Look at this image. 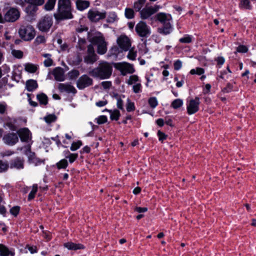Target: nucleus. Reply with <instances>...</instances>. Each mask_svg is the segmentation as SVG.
I'll use <instances>...</instances> for the list:
<instances>
[{"mask_svg": "<svg viewBox=\"0 0 256 256\" xmlns=\"http://www.w3.org/2000/svg\"><path fill=\"white\" fill-rule=\"evenodd\" d=\"M237 51L239 52L245 53L248 51V48L244 45H240L237 48Z\"/></svg>", "mask_w": 256, "mask_h": 256, "instance_id": "obj_60", "label": "nucleus"}, {"mask_svg": "<svg viewBox=\"0 0 256 256\" xmlns=\"http://www.w3.org/2000/svg\"><path fill=\"white\" fill-rule=\"evenodd\" d=\"M19 212L20 207L18 206H14L10 210V214L14 216H17V215L19 213Z\"/></svg>", "mask_w": 256, "mask_h": 256, "instance_id": "obj_58", "label": "nucleus"}, {"mask_svg": "<svg viewBox=\"0 0 256 256\" xmlns=\"http://www.w3.org/2000/svg\"><path fill=\"white\" fill-rule=\"evenodd\" d=\"M8 106L5 102H0V114H3L7 110Z\"/></svg>", "mask_w": 256, "mask_h": 256, "instance_id": "obj_55", "label": "nucleus"}, {"mask_svg": "<svg viewBox=\"0 0 256 256\" xmlns=\"http://www.w3.org/2000/svg\"><path fill=\"white\" fill-rule=\"evenodd\" d=\"M108 104L106 100H100L96 103V105L98 107H102Z\"/></svg>", "mask_w": 256, "mask_h": 256, "instance_id": "obj_64", "label": "nucleus"}, {"mask_svg": "<svg viewBox=\"0 0 256 256\" xmlns=\"http://www.w3.org/2000/svg\"><path fill=\"white\" fill-rule=\"evenodd\" d=\"M24 1L36 6H42L44 3V0H24Z\"/></svg>", "mask_w": 256, "mask_h": 256, "instance_id": "obj_43", "label": "nucleus"}, {"mask_svg": "<svg viewBox=\"0 0 256 256\" xmlns=\"http://www.w3.org/2000/svg\"><path fill=\"white\" fill-rule=\"evenodd\" d=\"M18 34L22 40L28 41L34 38L36 32L34 28L32 26L22 25L18 30Z\"/></svg>", "mask_w": 256, "mask_h": 256, "instance_id": "obj_5", "label": "nucleus"}, {"mask_svg": "<svg viewBox=\"0 0 256 256\" xmlns=\"http://www.w3.org/2000/svg\"><path fill=\"white\" fill-rule=\"evenodd\" d=\"M64 72L62 68L56 67L50 72L48 77L50 79L54 78L55 80H64Z\"/></svg>", "mask_w": 256, "mask_h": 256, "instance_id": "obj_13", "label": "nucleus"}, {"mask_svg": "<svg viewBox=\"0 0 256 256\" xmlns=\"http://www.w3.org/2000/svg\"><path fill=\"white\" fill-rule=\"evenodd\" d=\"M12 56L18 58H21L23 56V52L20 50H12Z\"/></svg>", "mask_w": 256, "mask_h": 256, "instance_id": "obj_52", "label": "nucleus"}, {"mask_svg": "<svg viewBox=\"0 0 256 256\" xmlns=\"http://www.w3.org/2000/svg\"><path fill=\"white\" fill-rule=\"evenodd\" d=\"M56 166L58 170L66 169L68 166V162L66 159H62L58 162Z\"/></svg>", "mask_w": 256, "mask_h": 256, "instance_id": "obj_34", "label": "nucleus"}, {"mask_svg": "<svg viewBox=\"0 0 256 256\" xmlns=\"http://www.w3.org/2000/svg\"><path fill=\"white\" fill-rule=\"evenodd\" d=\"M42 56L46 58V59L44 60V65L48 67L52 65L53 61L51 58V54H42Z\"/></svg>", "mask_w": 256, "mask_h": 256, "instance_id": "obj_33", "label": "nucleus"}, {"mask_svg": "<svg viewBox=\"0 0 256 256\" xmlns=\"http://www.w3.org/2000/svg\"><path fill=\"white\" fill-rule=\"evenodd\" d=\"M82 145V142L80 140H78L77 142H73L72 144L70 149L72 151H75L78 149Z\"/></svg>", "mask_w": 256, "mask_h": 256, "instance_id": "obj_48", "label": "nucleus"}, {"mask_svg": "<svg viewBox=\"0 0 256 256\" xmlns=\"http://www.w3.org/2000/svg\"><path fill=\"white\" fill-rule=\"evenodd\" d=\"M192 36L189 35H186L183 38H180L179 40V41L181 43H184V44H190L192 42Z\"/></svg>", "mask_w": 256, "mask_h": 256, "instance_id": "obj_51", "label": "nucleus"}, {"mask_svg": "<svg viewBox=\"0 0 256 256\" xmlns=\"http://www.w3.org/2000/svg\"><path fill=\"white\" fill-rule=\"evenodd\" d=\"M3 140L6 144L13 146L18 142V137L16 134L9 133L4 136Z\"/></svg>", "mask_w": 256, "mask_h": 256, "instance_id": "obj_20", "label": "nucleus"}, {"mask_svg": "<svg viewBox=\"0 0 256 256\" xmlns=\"http://www.w3.org/2000/svg\"><path fill=\"white\" fill-rule=\"evenodd\" d=\"M38 87L36 81H26V88L28 92H33Z\"/></svg>", "mask_w": 256, "mask_h": 256, "instance_id": "obj_26", "label": "nucleus"}, {"mask_svg": "<svg viewBox=\"0 0 256 256\" xmlns=\"http://www.w3.org/2000/svg\"><path fill=\"white\" fill-rule=\"evenodd\" d=\"M146 0H138L134 3V8L136 11H140L145 3Z\"/></svg>", "mask_w": 256, "mask_h": 256, "instance_id": "obj_45", "label": "nucleus"}, {"mask_svg": "<svg viewBox=\"0 0 256 256\" xmlns=\"http://www.w3.org/2000/svg\"><path fill=\"white\" fill-rule=\"evenodd\" d=\"M38 186L37 184H34L32 186V190L28 194V200L30 201L34 199L35 197V195L38 191Z\"/></svg>", "mask_w": 256, "mask_h": 256, "instance_id": "obj_35", "label": "nucleus"}, {"mask_svg": "<svg viewBox=\"0 0 256 256\" xmlns=\"http://www.w3.org/2000/svg\"><path fill=\"white\" fill-rule=\"evenodd\" d=\"M88 18L92 22H96L106 17L105 11L100 12L96 10H90L88 14Z\"/></svg>", "mask_w": 256, "mask_h": 256, "instance_id": "obj_11", "label": "nucleus"}, {"mask_svg": "<svg viewBox=\"0 0 256 256\" xmlns=\"http://www.w3.org/2000/svg\"><path fill=\"white\" fill-rule=\"evenodd\" d=\"M215 60L217 62L218 65L222 66L224 64L225 59L222 56H218L215 59Z\"/></svg>", "mask_w": 256, "mask_h": 256, "instance_id": "obj_62", "label": "nucleus"}, {"mask_svg": "<svg viewBox=\"0 0 256 256\" xmlns=\"http://www.w3.org/2000/svg\"><path fill=\"white\" fill-rule=\"evenodd\" d=\"M102 85L103 86L104 88L108 89L111 86L112 84L110 81H103L102 82Z\"/></svg>", "mask_w": 256, "mask_h": 256, "instance_id": "obj_63", "label": "nucleus"}, {"mask_svg": "<svg viewBox=\"0 0 256 256\" xmlns=\"http://www.w3.org/2000/svg\"><path fill=\"white\" fill-rule=\"evenodd\" d=\"M54 17L56 20L71 19L73 18L70 0H58V10L54 14Z\"/></svg>", "mask_w": 256, "mask_h": 256, "instance_id": "obj_1", "label": "nucleus"}, {"mask_svg": "<svg viewBox=\"0 0 256 256\" xmlns=\"http://www.w3.org/2000/svg\"><path fill=\"white\" fill-rule=\"evenodd\" d=\"M138 52L141 56H144L148 54V50L144 43L140 44L138 46Z\"/></svg>", "mask_w": 256, "mask_h": 256, "instance_id": "obj_31", "label": "nucleus"}, {"mask_svg": "<svg viewBox=\"0 0 256 256\" xmlns=\"http://www.w3.org/2000/svg\"><path fill=\"white\" fill-rule=\"evenodd\" d=\"M79 75L80 72L76 70H73L68 73V77L72 80L77 78Z\"/></svg>", "mask_w": 256, "mask_h": 256, "instance_id": "obj_40", "label": "nucleus"}, {"mask_svg": "<svg viewBox=\"0 0 256 256\" xmlns=\"http://www.w3.org/2000/svg\"><path fill=\"white\" fill-rule=\"evenodd\" d=\"M37 99L40 104L46 106L48 102V98L46 94L44 93L37 94Z\"/></svg>", "mask_w": 256, "mask_h": 256, "instance_id": "obj_28", "label": "nucleus"}, {"mask_svg": "<svg viewBox=\"0 0 256 256\" xmlns=\"http://www.w3.org/2000/svg\"><path fill=\"white\" fill-rule=\"evenodd\" d=\"M92 42L97 46V51L99 54H103L106 52V44L100 33L96 34L92 38Z\"/></svg>", "mask_w": 256, "mask_h": 256, "instance_id": "obj_8", "label": "nucleus"}, {"mask_svg": "<svg viewBox=\"0 0 256 256\" xmlns=\"http://www.w3.org/2000/svg\"><path fill=\"white\" fill-rule=\"evenodd\" d=\"M96 60V54L92 45H89L88 48L87 55L84 58V61L86 64H92Z\"/></svg>", "mask_w": 256, "mask_h": 256, "instance_id": "obj_19", "label": "nucleus"}, {"mask_svg": "<svg viewBox=\"0 0 256 256\" xmlns=\"http://www.w3.org/2000/svg\"><path fill=\"white\" fill-rule=\"evenodd\" d=\"M15 255L14 248L0 244V256H15Z\"/></svg>", "mask_w": 256, "mask_h": 256, "instance_id": "obj_21", "label": "nucleus"}, {"mask_svg": "<svg viewBox=\"0 0 256 256\" xmlns=\"http://www.w3.org/2000/svg\"><path fill=\"white\" fill-rule=\"evenodd\" d=\"M200 104V98L196 96L194 99H191L187 104L186 109L188 114H196L199 110Z\"/></svg>", "mask_w": 256, "mask_h": 256, "instance_id": "obj_10", "label": "nucleus"}, {"mask_svg": "<svg viewBox=\"0 0 256 256\" xmlns=\"http://www.w3.org/2000/svg\"><path fill=\"white\" fill-rule=\"evenodd\" d=\"M112 66L109 63L102 62L100 64L98 68L92 70L90 76L101 79H108L112 75Z\"/></svg>", "mask_w": 256, "mask_h": 256, "instance_id": "obj_2", "label": "nucleus"}, {"mask_svg": "<svg viewBox=\"0 0 256 256\" xmlns=\"http://www.w3.org/2000/svg\"><path fill=\"white\" fill-rule=\"evenodd\" d=\"M148 104L152 108H154L158 105V102L156 98L152 97L148 100Z\"/></svg>", "mask_w": 256, "mask_h": 256, "instance_id": "obj_54", "label": "nucleus"}, {"mask_svg": "<svg viewBox=\"0 0 256 256\" xmlns=\"http://www.w3.org/2000/svg\"><path fill=\"white\" fill-rule=\"evenodd\" d=\"M24 160L22 157H16L12 160L10 162V168L18 170H22L24 168Z\"/></svg>", "mask_w": 256, "mask_h": 256, "instance_id": "obj_17", "label": "nucleus"}, {"mask_svg": "<svg viewBox=\"0 0 256 256\" xmlns=\"http://www.w3.org/2000/svg\"><path fill=\"white\" fill-rule=\"evenodd\" d=\"M113 66L120 71L122 76L132 74L134 72L133 65L126 62L113 63Z\"/></svg>", "mask_w": 256, "mask_h": 256, "instance_id": "obj_6", "label": "nucleus"}, {"mask_svg": "<svg viewBox=\"0 0 256 256\" xmlns=\"http://www.w3.org/2000/svg\"><path fill=\"white\" fill-rule=\"evenodd\" d=\"M64 246L69 250H78L84 248L83 245L80 244H75L72 242H66L64 244Z\"/></svg>", "mask_w": 256, "mask_h": 256, "instance_id": "obj_23", "label": "nucleus"}, {"mask_svg": "<svg viewBox=\"0 0 256 256\" xmlns=\"http://www.w3.org/2000/svg\"><path fill=\"white\" fill-rule=\"evenodd\" d=\"M17 132L22 142L28 143L31 141L32 133L28 128H20Z\"/></svg>", "mask_w": 256, "mask_h": 256, "instance_id": "obj_16", "label": "nucleus"}, {"mask_svg": "<svg viewBox=\"0 0 256 256\" xmlns=\"http://www.w3.org/2000/svg\"><path fill=\"white\" fill-rule=\"evenodd\" d=\"M56 0H48L44 6V9L46 11L52 10L55 6Z\"/></svg>", "mask_w": 256, "mask_h": 256, "instance_id": "obj_30", "label": "nucleus"}, {"mask_svg": "<svg viewBox=\"0 0 256 256\" xmlns=\"http://www.w3.org/2000/svg\"><path fill=\"white\" fill-rule=\"evenodd\" d=\"M110 114V118L112 120H117L120 116V112L118 110H108Z\"/></svg>", "mask_w": 256, "mask_h": 256, "instance_id": "obj_37", "label": "nucleus"}, {"mask_svg": "<svg viewBox=\"0 0 256 256\" xmlns=\"http://www.w3.org/2000/svg\"><path fill=\"white\" fill-rule=\"evenodd\" d=\"M211 85L209 84H207L202 90V92L204 94H208L210 93L211 88Z\"/></svg>", "mask_w": 256, "mask_h": 256, "instance_id": "obj_61", "label": "nucleus"}, {"mask_svg": "<svg viewBox=\"0 0 256 256\" xmlns=\"http://www.w3.org/2000/svg\"><path fill=\"white\" fill-rule=\"evenodd\" d=\"M204 72V70L201 68H196L195 69H192L190 70V73L191 74H198L200 76L203 74Z\"/></svg>", "mask_w": 256, "mask_h": 256, "instance_id": "obj_47", "label": "nucleus"}, {"mask_svg": "<svg viewBox=\"0 0 256 256\" xmlns=\"http://www.w3.org/2000/svg\"><path fill=\"white\" fill-rule=\"evenodd\" d=\"M58 88L62 93L72 94V96L76 92V89L68 84H60L58 86Z\"/></svg>", "mask_w": 256, "mask_h": 256, "instance_id": "obj_18", "label": "nucleus"}, {"mask_svg": "<svg viewBox=\"0 0 256 256\" xmlns=\"http://www.w3.org/2000/svg\"><path fill=\"white\" fill-rule=\"evenodd\" d=\"M159 8L160 6H146L140 11L141 18L143 19H146L158 12Z\"/></svg>", "mask_w": 256, "mask_h": 256, "instance_id": "obj_14", "label": "nucleus"}, {"mask_svg": "<svg viewBox=\"0 0 256 256\" xmlns=\"http://www.w3.org/2000/svg\"><path fill=\"white\" fill-rule=\"evenodd\" d=\"M183 105V100L182 99L178 98L174 100L171 103V107L174 109H178Z\"/></svg>", "mask_w": 256, "mask_h": 256, "instance_id": "obj_36", "label": "nucleus"}, {"mask_svg": "<svg viewBox=\"0 0 256 256\" xmlns=\"http://www.w3.org/2000/svg\"><path fill=\"white\" fill-rule=\"evenodd\" d=\"M107 117L106 116H100L95 119L96 123L98 124H102L107 122Z\"/></svg>", "mask_w": 256, "mask_h": 256, "instance_id": "obj_50", "label": "nucleus"}, {"mask_svg": "<svg viewBox=\"0 0 256 256\" xmlns=\"http://www.w3.org/2000/svg\"><path fill=\"white\" fill-rule=\"evenodd\" d=\"M52 24V18L46 16L40 20L38 24V28L42 32H48Z\"/></svg>", "mask_w": 256, "mask_h": 256, "instance_id": "obj_9", "label": "nucleus"}, {"mask_svg": "<svg viewBox=\"0 0 256 256\" xmlns=\"http://www.w3.org/2000/svg\"><path fill=\"white\" fill-rule=\"evenodd\" d=\"M24 70L30 73H34L38 69V66L32 63H26L24 64Z\"/></svg>", "mask_w": 256, "mask_h": 256, "instance_id": "obj_25", "label": "nucleus"}, {"mask_svg": "<svg viewBox=\"0 0 256 256\" xmlns=\"http://www.w3.org/2000/svg\"><path fill=\"white\" fill-rule=\"evenodd\" d=\"M136 30L138 34L142 37L146 36L150 34L148 26L143 22H140L136 24Z\"/></svg>", "mask_w": 256, "mask_h": 256, "instance_id": "obj_15", "label": "nucleus"}, {"mask_svg": "<svg viewBox=\"0 0 256 256\" xmlns=\"http://www.w3.org/2000/svg\"><path fill=\"white\" fill-rule=\"evenodd\" d=\"M137 81H127L128 85H132V90L135 93H139L142 92V85L139 82H136Z\"/></svg>", "mask_w": 256, "mask_h": 256, "instance_id": "obj_27", "label": "nucleus"}, {"mask_svg": "<svg viewBox=\"0 0 256 256\" xmlns=\"http://www.w3.org/2000/svg\"><path fill=\"white\" fill-rule=\"evenodd\" d=\"M128 53L127 55V58L132 60H134L136 59L137 54L136 52L134 50V48H130Z\"/></svg>", "mask_w": 256, "mask_h": 256, "instance_id": "obj_39", "label": "nucleus"}, {"mask_svg": "<svg viewBox=\"0 0 256 256\" xmlns=\"http://www.w3.org/2000/svg\"><path fill=\"white\" fill-rule=\"evenodd\" d=\"M8 165L6 162L0 160V172H4L7 170Z\"/></svg>", "mask_w": 256, "mask_h": 256, "instance_id": "obj_57", "label": "nucleus"}, {"mask_svg": "<svg viewBox=\"0 0 256 256\" xmlns=\"http://www.w3.org/2000/svg\"><path fill=\"white\" fill-rule=\"evenodd\" d=\"M78 154H70L68 156H66V158L68 159L70 163L74 162L75 161V160L78 158Z\"/></svg>", "mask_w": 256, "mask_h": 256, "instance_id": "obj_53", "label": "nucleus"}, {"mask_svg": "<svg viewBox=\"0 0 256 256\" xmlns=\"http://www.w3.org/2000/svg\"><path fill=\"white\" fill-rule=\"evenodd\" d=\"M232 88L233 86L231 84L228 83L226 86L222 89V93L230 92L232 90Z\"/></svg>", "mask_w": 256, "mask_h": 256, "instance_id": "obj_56", "label": "nucleus"}, {"mask_svg": "<svg viewBox=\"0 0 256 256\" xmlns=\"http://www.w3.org/2000/svg\"><path fill=\"white\" fill-rule=\"evenodd\" d=\"M126 108L128 112L134 111L135 110V106L134 102H131L128 98L127 100Z\"/></svg>", "mask_w": 256, "mask_h": 256, "instance_id": "obj_46", "label": "nucleus"}, {"mask_svg": "<svg viewBox=\"0 0 256 256\" xmlns=\"http://www.w3.org/2000/svg\"><path fill=\"white\" fill-rule=\"evenodd\" d=\"M174 69L178 70H180L182 66V62L180 60H178L174 62Z\"/></svg>", "mask_w": 256, "mask_h": 256, "instance_id": "obj_59", "label": "nucleus"}, {"mask_svg": "<svg viewBox=\"0 0 256 256\" xmlns=\"http://www.w3.org/2000/svg\"><path fill=\"white\" fill-rule=\"evenodd\" d=\"M92 81H76V85L79 89H84L92 84Z\"/></svg>", "mask_w": 256, "mask_h": 256, "instance_id": "obj_32", "label": "nucleus"}, {"mask_svg": "<svg viewBox=\"0 0 256 256\" xmlns=\"http://www.w3.org/2000/svg\"><path fill=\"white\" fill-rule=\"evenodd\" d=\"M166 124L170 127H174V124L172 123V120L166 117L164 120L161 118V127L163 126Z\"/></svg>", "mask_w": 256, "mask_h": 256, "instance_id": "obj_42", "label": "nucleus"}, {"mask_svg": "<svg viewBox=\"0 0 256 256\" xmlns=\"http://www.w3.org/2000/svg\"><path fill=\"white\" fill-rule=\"evenodd\" d=\"M57 117L54 114H48L44 118V120L48 124H50L56 122Z\"/></svg>", "mask_w": 256, "mask_h": 256, "instance_id": "obj_29", "label": "nucleus"}, {"mask_svg": "<svg viewBox=\"0 0 256 256\" xmlns=\"http://www.w3.org/2000/svg\"><path fill=\"white\" fill-rule=\"evenodd\" d=\"M240 6L248 10L251 9L249 0H240Z\"/></svg>", "mask_w": 256, "mask_h": 256, "instance_id": "obj_49", "label": "nucleus"}, {"mask_svg": "<svg viewBox=\"0 0 256 256\" xmlns=\"http://www.w3.org/2000/svg\"><path fill=\"white\" fill-rule=\"evenodd\" d=\"M118 19L117 16L114 12H110L108 14L107 18V22L112 23Z\"/></svg>", "mask_w": 256, "mask_h": 256, "instance_id": "obj_41", "label": "nucleus"}, {"mask_svg": "<svg viewBox=\"0 0 256 256\" xmlns=\"http://www.w3.org/2000/svg\"><path fill=\"white\" fill-rule=\"evenodd\" d=\"M117 44L119 47L124 51H128L131 46L130 39L125 35H122L117 39Z\"/></svg>", "mask_w": 256, "mask_h": 256, "instance_id": "obj_12", "label": "nucleus"}, {"mask_svg": "<svg viewBox=\"0 0 256 256\" xmlns=\"http://www.w3.org/2000/svg\"><path fill=\"white\" fill-rule=\"evenodd\" d=\"M76 6L78 10L82 11L89 6L90 2L87 0H78L76 2Z\"/></svg>", "mask_w": 256, "mask_h": 256, "instance_id": "obj_24", "label": "nucleus"}, {"mask_svg": "<svg viewBox=\"0 0 256 256\" xmlns=\"http://www.w3.org/2000/svg\"><path fill=\"white\" fill-rule=\"evenodd\" d=\"M20 16V12L17 9L11 8L6 12L4 17L0 14V23H4V22H15L19 18Z\"/></svg>", "mask_w": 256, "mask_h": 256, "instance_id": "obj_7", "label": "nucleus"}, {"mask_svg": "<svg viewBox=\"0 0 256 256\" xmlns=\"http://www.w3.org/2000/svg\"><path fill=\"white\" fill-rule=\"evenodd\" d=\"M5 126L12 131H16L18 126L17 124V120L15 118H8L6 122Z\"/></svg>", "mask_w": 256, "mask_h": 256, "instance_id": "obj_22", "label": "nucleus"}, {"mask_svg": "<svg viewBox=\"0 0 256 256\" xmlns=\"http://www.w3.org/2000/svg\"><path fill=\"white\" fill-rule=\"evenodd\" d=\"M31 144H28L23 147L18 148V150L22 151V153L28 157L29 164H32L34 166H38L44 163V160H40L36 157V154L31 151Z\"/></svg>", "mask_w": 256, "mask_h": 256, "instance_id": "obj_3", "label": "nucleus"}, {"mask_svg": "<svg viewBox=\"0 0 256 256\" xmlns=\"http://www.w3.org/2000/svg\"><path fill=\"white\" fill-rule=\"evenodd\" d=\"M124 14L128 19H132L134 17V11L130 8H126L125 9Z\"/></svg>", "mask_w": 256, "mask_h": 256, "instance_id": "obj_44", "label": "nucleus"}, {"mask_svg": "<svg viewBox=\"0 0 256 256\" xmlns=\"http://www.w3.org/2000/svg\"><path fill=\"white\" fill-rule=\"evenodd\" d=\"M38 10L36 6L30 4L26 8V12L30 14H33Z\"/></svg>", "mask_w": 256, "mask_h": 256, "instance_id": "obj_38", "label": "nucleus"}, {"mask_svg": "<svg viewBox=\"0 0 256 256\" xmlns=\"http://www.w3.org/2000/svg\"><path fill=\"white\" fill-rule=\"evenodd\" d=\"M172 17L170 14L161 12V34L165 35L170 34L172 30V26L171 24Z\"/></svg>", "mask_w": 256, "mask_h": 256, "instance_id": "obj_4", "label": "nucleus"}]
</instances>
